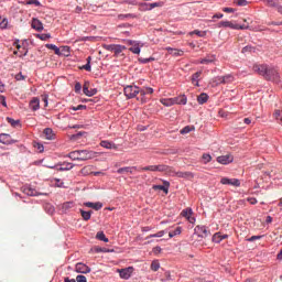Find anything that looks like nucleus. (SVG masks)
<instances>
[{"label":"nucleus","mask_w":282,"mask_h":282,"mask_svg":"<svg viewBox=\"0 0 282 282\" xmlns=\"http://www.w3.org/2000/svg\"><path fill=\"white\" fill-rule=\"evenodd\" d=\"M139 171L158 172V165H149V166H144V167H139Z\"/></svg>","instance_id":"38"},{"label":"nucleus","mask_w":282,"mask_h":282,"mask_svg":"<svg viewBox=\"0 0 282 282\" xmlns=\"http://www.w3.org/2000/svg\"><path fill=\"white\" fill-rule=\"evenodd\" d=\"M75 271L78 272L79 274H89V272H91V269L87 264L78 262L75 265Z\"/></svg>","instance_id":"6"},{"label":"nucleus","mask_w":282,"mask_h":282,"mask_svg":"<svg viewBox=\"0 0 282 282\" xmlns=\"http://www.w3.org/2000/svg\"><path fill=\"white\" fill-rule=\"evenodd\" d=\"M223 12H227V14H230V13L235 12V9H232V8H223Z\"/></svg>","instance_id":"64"},{"label":"nucleus","mask_w":282,"mask_h":282,"mask_svg":"<svg viewBox=\"0 0 282 282\" xmlns=\"http://www.w3.org/2000/svg\"><path fill=\"white\" fill-rule=\"evenodd\" d=\"M177 235H182V227H176L173 231L169 232L170 239H173V237H177Z\"/></svg>","instance_id":"31"},{"label":"nucleus","mask_w":282,"mask_h":282,"mask_svg":"<svg viewBox=\"0 0 282 282\" xmlns=\"http://www.w3.org/2000/svg\"><path fill=\"white\" fill-rule=\"evenodd\" d=\"M167 169H169V165H165V164L156 165V171L159 173H166Z\"/></svg>","instance_id":"46"},{"label":"nucleus","mask_w":282,"mask_h":282,"mask_svg":"<svg viewBox=\"0 0 282 282\" xmlns=\"http://www.w3.org/2000/svg\"><path fill=\"white\" fill-rule=\"evenodd\" d=\"M161 104H163L164 107H173V105H175L173 98L161 99Z\"/></svg>","instance_id":"32"},{"label":"nucleus","mask_w":282,"mask_h":282,"mask_svg":"<svg viewBox=\"0 0 282 282\" xmlns=\"http://www.w3.org/2000/svg\"><path fill=\"white\" fill-rule=\"evenodd\" d=\"M248 52H254V47H252V46H245L242 48V54H246Z\"/></svg>","instance_id":"55"},{"label":"nucleus","mask_w":282,"mask_h":282,"mask_svg":"<svg viewBox=\"0 0 282 282\" xmlns=\"http://www.w3.org/2000/svg\"><path fill=\"white\" fill-rule=\"evenodd\" d=\"M195 232H197L198 237H208V235H210V231L206 226H196Z\"/></svg>","instance_id":"10"},{"label":"nucleus","mask_w":282,"mask_h":282,"mask_svg":"<svg viewBox=\"0 0 282 282\" xmlns=\"http://www.w3.org/2000/svg\"><path fill=\"white\" fill-rule=\"evenodd\" d=\"M0 142L2 144H12V137H10V134L2 133L0 134Z\"/></svg>","instance_id":"23"},{"label":"nucleus","mask_w":282,"mask_h":282,"mask_svg":"<svg viewBox=\"0 0 282 282\" xmlns=\"http://www.w3.org/2000/svg\"><path fill=\"white\" fill-rule=\"evenodd\" d=\"M100 147H102L104 149H113L115 151H118V145H116V143L104 140L100 142Z\"/></svg>","instance_id":"14"},{"label":"nucleus","mask_w":282,"mask_h":282,"mask_svg":"<svg viewBox=\"0 0 282 282\" xmlns=\"http://www.w3.org/2000/svg\"><path fill=\"white\" fill-rule=\"evenodd\" d=\"M47 50H53L55 54L61 55V48L54 44H46Z\"/></svg>","instance_id":"39"},{"label":"nucleus","mask_w":282,"mask_h":282,"mask_svg":"<svg viewBox=\"0 0 282 282\" xmlns=\"http://www.w3.org/2000/svg\"><path fill=\"white\" fill-rule=\"evenodd\" d=\"M223 77V85H228V83H232L235 80V77L232 75H225Z\"/></svg>","instance_id":"33"},{"label":"nucleus","mask_w":282,"mask_h":282,"mask_svg":"<svg viewBox=\"0 0 282 282\" xmlns=\"http://www.w3.org/2000/svg\"><path fill=\"white\" fill-rule=\"evenodd\" d=\"M30 109H32V111H39V109H41V100H39V97H34L30 104Z\"/></svg>","instance_id":"12"},{"label":"nucleus","mask_w":282,"mask_h":282,"mask_svg":"<svg viewBox=\"0 0 282 282\" xmlns=\"http://www.w3.org/2000/svg\"><path fill=\"white\" fill-rule=\"evenodd\" d=\"M80 89H83V85H80V83H76L75 84V91H76V94H79Z\"/></svg>","instance_id":"62"},{"label":"nucleus","mask_w":282,"mask_h":282,"mask_svg":"<svg viewBox=\"0 0 282 282\" xmlns=\"http://www.w3.org/2000/svg\"><path fill=\"white\" fill-rule=\"evenodd\" d=\"M83 91L85 94V96L91 97V96H96V94H98V90L96 89H89V84H84V88Z\"/></svg>","instance_id":"18"},{"label":"nucleus","mask_w":282,"mask_h":282,"mask_svg":"<svg viewBox=\"0 0 282 282\" xmlns=\"http://www.w3.org/2000/svg\"><path fill=\"white\" fill-rule=\"evenodd\" d=\"M217 57L215 55H207L205 58H202L198 63L200 65H210V63H215Z\"/></svg>","instance_id":"13"},{"label":"nucleus","mask_w":282,"mask_h":282,"mask_svg":"<svg viewBox=\"0 0 282 282\" xmlns=\"http://www.w3.org/2000/svg\"><path fill=\"white\" fill-rule=\"evenodd\" d=\"M7 122H9V124H11V127H19L21 126V121L19 120H14L10 117H7Z\"/></svg>","instance_id":"35"},{"label":"nucleus","mask_w":282,"mask_h":282,"mask_svg":"<svg viewBox=\"0 0 282 282\" xmlns=\"http://www.w3.org/2000/svg\"><path fill=\"white\" fill-rule=\"evenodd\" d=\"M224 239H228V235H226V234L221 235V232H216L213 236L214 243H221V241H224Z\"/></svg>","instance_id":"16"},{"label":"nucleus","mask_w":282,"mask_h":282,"mask_svg":"<svg viewBox=\"0 0 282 282\" xmlns=\"http://www.w3.org/2000/svg\"><path fill=\"white\" fill-rule=\"evenodd\" d=\"M76 281L77 282H87V276H85V275H77Z\"/></svg>","instance_id":"58"},{"label":"nucleus","mask_w":282,"mask_h":282,"mask_svg":"<svg viewBox=\"0 0 282 282\" xmlns=\"http://www.w3.org/2000/svg\"><path fill=\"white\" fill-rule=\"evenodd\" d=\"M67 158L77 162H86V160H94V158H98V152H94L91 150H75L68 153Z\"/></svg>","instance_id":"1"},{"label":"nucleus","mask_w":282,"mask_h":282,"mask_svg":"<svg viewBox=\"0 0 282 282\" xmlns=\"http://www.w3.org/2000/svg\"><path fill=\"white\" fill-rule=\"evenodd\" d=\"M96 239H98L99 241H104L105 243H109V238L105 236L104 231H98L96 235Z\"/></svg>","instance_id":"28"},{"label":"nucleus","mask_w":282,"mask_h":282,"mask_svg":"<svg viewBox=\"0 0 282 282\" xmlns=\"http://www.w3.org/2000/svg\"><path fill=\"white\" fill-rule=\"evenodd\" d=\"M270 8H276V0H263Z\"/></svg>","instance_id":"52"},{"label":"nucleus","mask_w":282,"mask_h":282,"mask_svg":"<svg viewBox=\"0 0 282 282\" xmlns=\"http://www.w3.org/2000/svg\"><path fill=\"white\" fill-rule=\"evenodd\" d=\"M124 50H127V46L120 45V44H115V51H113L115 56H120V54H122V52H124Z\"/></svg>","instance_id":"25"},{"label":"nucleus","mask_w":282,"mask_h":282,"mask_svg":"<svg viewBox=\"0 0 282 282\" xmlns=\"http://www.w3.org/2000/svg\"><path fill=\"white\" fill-rule=\"evenodd\" d=\"M23 193H25V195H29L31 197H34V195H36V192L34 189H32L31 187H25Z\"/></svg>","instance_id":"44"},{"label":"nucleus","mask_w":282,"mask_h":282,"mask_svg":"<svg viewBox=\"0 0 282 282\" xmlns=\"http://www.w3.org/2000/svg\"><path fill=\"white\" fill-rule=\"evenodd\" d=\"M220 184L228 185V186H236V187L241 186V182L238 178H228V177H223L220 180Z\"/></svg>","instance_id":"5"},{"label":"nucleus","mask_w":282,"mask_h":282,"mask_svg":"<svg viewBox=\"0 0 282 282\" xmlns=\"http://www.w3.org/2000/svg\"><path fill=\"white\" fill-rule=\"evenodd\" d=\"M175 177H181L183 180H193V173L192 172H180V171H176Z\"/></svg>","instance_id":"19"},{"label":"nucleus","mask_w":282,"mask_h":282,"mask_svg":"<svg viewBox=\"0 0 282 282\" xmlns=\"http://www.w3.org/2000/svg\"><path fill=\"white\" fill-rule=\"evenodd\" d=\"M51 35L50 34H41L39 35V39H41V41H47V39H50Z\"/></svg>","instance_id":"63"},{"label":"nucleus","mask_w":282,"mask_h":282,"mask_svg":"<svg viewBox=\"0 0 282 282\" xmlns=\"http://www.w3.org/2000/svg\"><path fill=\"white\" fill-rule=\"evenodd\" d=\"M129 52H132V54H140V43L134 44L129 48Z\"/></svg>","instance_id":"42"},{"label":"nucleus","mask_w":282,"mask_h":282,"mask_svg":"<svg viewBox=\"0 0 282 282\" xmlns=\"http://www.w3.org/2000/svg\"><path fill=\"white\" fill-rule=\"evenodd\" d=\"M135 15L134 14H131V13H128V14H119L118 15V19L119 21H124L126 19H134Z\"/></svg>","instance_id":"40"},{"label":"nucleus","mask_w":282,"mask_h":282,"mask_svg":"<svg viewBox=\"0 0 282 282\" xmlns=\"http://www.w3.org/2000/svg\"><path fill=\"white\" fill-rule=\"evenodd\" d=\"M43 133L46 140H54V137H55L54 130H52L51 128H45Z\"/></svg>","instance_id":"24"},{"label":"nucleus","mask_w":282,"mask_h":282,"mask_svg":"<svg viewBox=\"0 0 282 282\" xmlns=\"http://www.w3.org/2000/svg\"><path fill=\"white\" fill-rule=\"evenodd\" d=\"M176 173H177V171H175L174 167H171L167 165V170H165L166 175H170V177H175Z\"/></svg>","instance_id":"36"},{"label":"nucleus","mask_w":282,"mask_h":282,"mask_svg":"<svg viewBox=\"0 0 282 282\" xmlns=\"http://www.w3.org/2000/svg\"><path fill=\"white\" fill-rule=\"evenodd\" d=\"M31 26L37 32H41V30H43V23L39 19H33Z\"/></svg>","instance_id":"21"},{"label":"nucleus","mask_w":282,"mask_h":282,"mask_svg":"<svg viewBox=\"0 0 282 282\" xmlns=\"http://www.w3.org/2000/svg\"><path fill=\"white\" fill-rule=\"evenodd\" d=\"M265 80H276L279 78V70L276 68L268 67L267 73L264 74Z\"/></svg>","instance_id":"4"},{"label":"nucleus","mask_w":282,"mask_h":282,"mask_svg":"<svg viewBox=\"0 0 282 282\" xmlns=\"http://www.w3.org/2000/svg\"><path fill=\"white\" fill-rule=\"evenodd\" d=\"M80 69H85L86 72H91V64H86L84 66L80 67Z\"/></svg>","instance_id":"60"},{"label":"nucleus","mask_w":282,"mask_h":282,"mask_svg":"<svg viewBox=\"0 0 282 282\" xmlns=\"http://www.w3.org/2000/svg\"><path fill=\"white\" fill-rule=\"evenodd\" d=\"M102 47H104V50H106L107 52H115L116 44H104Z\"/></svg>","instance_id":"47"},{"label":"nucleus","mask_w":282,"mask_h":282,"mask_svg":"<svg viewBox=\"0 0 282 282\" xmlns=\"http://www.w3.org/2000/svg\"><path fill=\"white\" fill-rule=\"evenodd\" d=\"M139 94L144 98V96H151L153 94V88L151 87H142L139 88Z\"/></svg>","instance_id":"20"},{"label":"nucleus","mask_w":282,"mask_h":282,"mask_svg":"<svg viewBox=\"0 0 282 282\" xmlns=\"http://www.w3.org/2000/svg\"><path fill=\"white\" fill-rule=\"evenodd\" d=\"M202 160H203V164H208V162L213 160V156H210V154H203Z\"/></svg>","instance_id":"49"},{"label":"nucleus","mask_w":282,"mask_h":282,"mask_svg":"<svg viewBox=\"0 0 282 282\" xmlns=\"http://www.w3.org/2000/svg\"><path fill=\"white\" fill-rule=\"evenodd\" d=\"M72 109H73V111H80L82 109H87V106L78 105L77 107H73Z\"/></svg>","instance_id":"57"},{"label":"nucleus","mask_w":282,"mask_h":282,"mask_svg":"<svg viewBox=\"0 0 282 282\" xmlns=\"http://www.w3.org/2000/svg\"><path fill=\"white\" fill-rule=\"evenodd\" d=\"M197 102L198 105H206V102H208V95L205 93H202L198 97H197Z\"/></svg>","instance_id":"26"},{"label":"nucleus","mask_w":282,"mask_h":282,"mask_svg":"<svg viewBox=\"0 0 282 282\" xmlns=\"http://www.w3.org/2000/svg\"><path fill=\"white\" fill-rule=\"evenodd\" d=\"M91 213H93L91 210L85 212V210L80 209V215H82L84 221H89L91 219Z\"/></svg>","instance_id":"30"},{"label":"nucleus","mask_w":282,"mask_h":282,"mask_svg":"<svg viewBox=\"0 0 282 282\" xmlns=\"http://www.w3.org/2000/svg\"><path fill=\"white\" fill-rule=\"evenodd\" d=\"M172 99H173L174 105H186L188 102L186 95H181V96L174 97Z\"/></svg>","instance_id":"15"},{"label":"nucleus","mask_w":282,"mask_h":282,"mask_svg":"<svg viewBox=\"0 0 282 282\" xmlns=\"http://www.w3.org/2000/svg\"><path fill=\"white\" fill-rule=\"evenodd\" d=\"M191 34H196V36H199V37L206 36V32L199 31V30H194L193 32H191Z\"/></svg>","instance_id":"53"},{"label":"nucleus","mask_w":282,"mask_h":282,"mask_svg":"<svg viewBox=\"0 0 282 282\" xmlns=\"http://www.w3.org/2000/svg\"><path fill=\"white\" fill-rule=\"evenodd\" d=\"M234 160L235 158L232 156V154L220 155L217 158L218 164H230Z\"/></svg>","instance_id":"7"},{"label":"nucleus","mask_w":282,"mask_h":282,"mask_svg":"<svg viewBox=\"0 0 282 282\" xmlns=\"http://www.w3.org/2000/svg\"><path fill=\"white\" fill-rule=\"evenodd\" d=\"M123 91H124V96L128 99L135 98V96H138V94H140V87H138L135 85H129V86L124 87Z\"/></svg>","instance_id":"3"},{"label":"nucleus","mask_w":282,"mask_h":282,"mask_svg":"<svg viewBox=\"0 0 282 282\" xmlns=\"http://www.w3.org/2000/svg\"><path fill=\"white\" fill-rule=\"evenodd\" d=\"M135 171H140V169H138V166H126L117 170V173L119 175H124V173H130L131 175H133Z\"/></svg>","instance_id":"8"},{"label":"nucleus","mask_w":282,"mask_h":282,"mask_svg":"<svg viewBox=\"0 0 282 282\" xmlns=\"http://www.w3.org/2000/svg\"><path fill=\"white\" fill-rule=\"evenodd\" d=\"M163 6H164L163 1L153 2V3H150L149 10H153L154 8H162Z\"/></svg>","instance_id":"45"},{"label":"nucleus","mask_w":282,"mask_h":282,"mask_svg":"<svg viewBox=\"0 0 282 282\" xmlns=\"http://www.w3.org/2000/svg\"><path fill=\"white\" fill-rule=\"evenodd\" d=\"M164 235H166V231L161 230V231H158L156 234L148 236L147 239L160 238V237H164Z\"/></svg>","instance_id":"34"},{"label":"nucleus","mask_w":282,"mask_h":282,"mask_svg":"<svg viewBox=\"0 0 282 282\" xmlns=\"http://www.w3.org/2000/svg\"><path fill=\"white\" fill-rule=\"evenodd\" d=\"M131 274H133V267L119 270V275L121 279H131Z\"/></svg>","instance_id":"9"},{"label":"nucleus","mask_w":282,"mask_h":282,"mask_svg":"<svg viewBox=\"0 0 282 282\" xmlns=\"http://www.w3.org/2000/svg\"><path fill=\"white\" fill-rule=\"evenodd\" d=\"M84 206H87V208H93L94 210H100V208H102V203L87 202L84 203Z\"/></svg>","instance_id":"22"},{"label":"nucleus","mask_w":282,"mask_h":282,"mask_svg":"<svg viewBox=\"0 0 282 282\" xmlns=\"http://www.w3.org/2000/svg\"><path fill=\"white\" fill-rule=\"evenodd\" d=\"M26 6H35L36 8H40L41 1H39V0H26Z\"/></svg>","instance_id":"48"},{"label":"nucleus","mask_w":282,"mask_h":282,"mask_svg":"<svg viewBox=\"0 0 282 282\" xmlns=\"http://www.w3.org/2000/svg\"><path fill=\"white\" fill-rule=\"evenodd\" d=\"M253 72H257V74L264 78L268 73V65H253Z\"/></svg>","instance_id":"11"},{"label":"nucleus","mask_w":282,"mask_h":282,"mask_svg":"<svg viewBox=\"0 0 282 282\" xmlns=\"http://www.w3.org/2000/svg\"><path fill=\"white\" fill-rule=\"evenodd\" d=\"M213 84L214 85H224V79H223V77L221 76H218V77H215L214 79H213Z\"/></svg>","instance_id":"50"},{"label":"nucleus","mask_w":282,"mask_h":282,"mask_svg":"<svg viewBox=\"0 0 282 282\" xmlns=\"http://www.w3.org/2000/svg\"><path fill=\"white\" fill-rule=\"evenodd\" d=\"M151 270H152L153 272H158V270H160V261H158V260L152 261V263H151Z\"/></svg>","instance_id":"41"},{"label":"nucleus","mask_w":282,"mask_h":282,"mask_svg":"<svg viewBox=\"0 0 282 282\" xmlns=\"http://www.w3.org/2000/svg\"><path fill=\"white\" fill-rule=\"evenodd\" d=\"M218 28H230L231 30H250V25H239V24H235L230 21H221L218 23Z\"/></svg>","instance_id":"2"},{"label":"nucleus","mask_w":282,"mask_h":282,"mask_svg":"<svg viewBox=\"0 0 282 282\" xmlns=\"http://www.w3.org/2000/svg\"><path fill=\"white\" fill-rule=\"evenodd\" d=\"M199 76H202V72H196L194 75H192V83L196 87H199Z\"/></svg>","instance_id":"27"},{"label":"nucleus","mask_w":282,"mask_h":282,"mask_svg":"<svg viewBox=\"0 0 282 282\" xmlns=\"http://www.w3.org/2000/svg\"><path fill=\"white\" fill-rule=\"evenodd\" d=\"M150 6H151V3L142 2V3H140V10L142 12L151 11V9H149Z\"/></svg>","instance_id":"43"},{"label":"nucleus","mask_w":282,"mask_h":282,"mask_svg":"<svg viewBox=\"0 0 282 282\" xmlns=\"http://www.w3.org/2000/svg\"><path fill=\"white\" fill-rule=\"evenodd\" d=\"M182 135H185V133H191V127L186 126L181 130Z\"/></svg>","instance_id":"59"},{"label":"nucleus","mask_w":282,"mask_h":282,"mask_svg":"<svg viewBox=\"0 0 282 282\" xmlns=\"http://www.w3.org/2000/svg\"><path fill=\"white\" fill-rule=\"evenodd\" d=\"M181 215L182 217H185L187 219L188 217H191V215H193V209L192 208L183 209Z\"/></svg>","instance_id":"37"},{"label":"nucleus","mask_w":282,"mask_h":282,"mask_svg":"<svg viewBox=\"0 0 282 282\" xmlns=\"http://www.w3.org/2000/svg\"><path fill=\"white\" fill-rule=\"evenodd\" d=\"M73 166H74V163L64 162L63 164H61V167L57 169V171H72Z\"/></svg>","instance_id":"29"},{"label":"nucleus","mask_w":282,"mask_h":282,"mask_svg":"<svg viewBox=\"0 0 282 282\" xmlns=\"http://www.w3.org/2000/svg\"><path fill=\"white\" fill-rule=\"evenodd\" d=\"M34 149H36L39 153H43L45 148L41 143H34Z\"/></svg>","instance_id":"54"},{"label":"nucleus","mask_w":282,"mask_h":282,"mask_svg":"<svg viewBox=\"0 0 282 282\" xmlns=\"http://www.w3.org/2000/svg\"><path fill=\"white\" fill-rule=\"evenodd\" d=\"M164 185H153V191H163V193L169 194V186H171V183L167 181L164 182Z\"/></svg>","instance_id":"17"},{"label":"nucleus","mask_w":282,"mask_h":282,"mask_svg":"<svg viewBox=\"0 0 282 282\" xmlns=\"http://www.w3.org/2000/svg\"><path fill=\"white\" fill-rule=\"evenodd\" d=\"M259 239H263V236H252V237L248 238L247 241L252 242V241H257Z\"/></svg>","instance_id":"56"},{"label":"nucleus","mask_w":282,"mask_h":282,"mask_svg":"<svg viewBox=\"0 0 282 282\" xmlns=\"http://www.w3.org/2000/svg\"><path fill=\"white\" fill-rule=\"evenodd\" d=\"M6 28H8V19H1V22H0V30H6Z\"/></svg>","instance_id":"51"},{"label":"nucleus","mask_w":282,"mask_h":282,"mask_svg":"<svg viewBox=\"0 0 282 282\" xmlns=\"http://www.w3.org/2000/svg\"><path fill=\"white\" fill-rule=\"evenodd\" d=\"M123 3H127L128 6H138V1L135 0H126Z\"/></svg>","instance_id":"61"}]
</instances>
